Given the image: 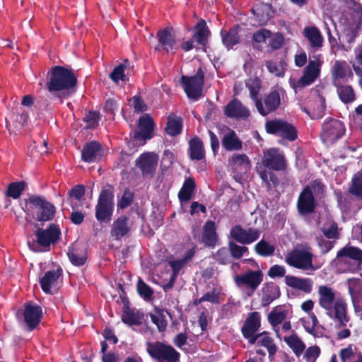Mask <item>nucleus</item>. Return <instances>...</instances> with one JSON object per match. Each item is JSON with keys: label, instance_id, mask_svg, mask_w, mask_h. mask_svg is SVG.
<instances>
[{"label": "nucleus", "instance_id": "25", "mask_svg": "<svg viewBox=\"0 0 362 362\" xmlns=\"http://www.w3.org/2000/svg\"><path fill=\"white\" fill-rule=\"evenodd\" d=\"M102 156V146L98 141L87 142L81 151V160L86 163L97 162Z\"/></svg>", "mask_w": 362, "mask_h": 362}, {"label": "nucleus", "instance_id": "52", "mask_svg": "<svg viewBox=\"0 0 362 362\" xmlns=\"http://www.w3.org/2000/svg\"><path fill=\"white\" fill-rule=\"evenodd\" d=\"M151 319L159 332H164L168 326V320L163 310H158L154 314H151Z\"/></svg>", "mask_w": 362, "mask_h": 362}, {"label": "nucleus", "instance_id": "35", "mask_svg": "<svg viewBox=\"0 0 362 362\" xmlns=\"http://www.w3.org/2000/svg\"><path fill=\"white\" fill-rule=\"evenodd\" d=\"M285 283L288 286L300 290L306 293H310L313 289L312 281L309 279H301L288 275L285 276Z\"/></svg>", "mask_w": 362, "mask_h": 362}, {"label": "nucleus", "instance_id": "59", "mask_svg": "<svg viewBox=\"0 0 362 362\" xmlns=\"http://www.w3.org/2000/svg\"><path fill=\"white\" fill-rule=\"evenodd\" d=\"M305 350L303 358L306 362H315L321 354V349L317 345L309 346Z\"/></svg>", "mask_w": 362, "mask_h": 362}, {"label": "nucleus", "instance_id": "34", "mask_svg": "<svg viewBox=\"0 0 362 362\" xmlns=\"http://www.w3.org/2000/svg\"><path fill=\"white\" fill-rule=\"evenodd\" d=\"M251 11L256 18L259 24L266 25L267 22L274 16V11L269 4H261L253 8Z\"/></svg>", "mask_w": 362, "mask_h": 362}, {"label": "nucleus", "instance_id": "44", "mask_svg": "<svg viewBox=\"0 0 362 362\" xmlns=\"http://www.w3.org/2000/svg\"><path fill=\"white\" fill-rule=\"evenodd\" d=\"M26 187L27 183L25 181L11 182L7 187V189L5 192V195L7 197L17 199L21 197Z\"/></svg>", "mask_w": 362, "mask_h": 362}, {"label": "nucleus", "instance_id": "14", "mask_svg": "<svg viewBox=\"0 0 362 362\" xmlns=\"http://www.w3.org/2000/svg\"><path fill=\"white\" fill-rule=\"evenodd\" d=\"M286 262L296 269L308 270L313 267V254L310 252L293 250L285 258Z\"/></svg>", "mask_w": 362, "mask_h": 362}, {"label": "nucleus", "instance_id": "12", "mask_svg": "<svg viewBox=\"0 0 362 362\" xmlns=\"http://www.w3.org/2000/svg\"><path fill=\"white\" fill-rule=\"evenodd\" d=\"M61 234L59 227L54 223L49 224L45 229L38 228L35 231L36 243L45 252L49 251L50 245L59 240Z\"/></svg>", "mask_w": 362, "mask_h": 362}, {"label": "nucleus", "instance_id": "31", "mask_svg": "<svg viewBox=\"0 0 362 362\" xmlns=\"http://www.w3.org/2000/svg\"><path fill=\"white\" fill-rule=\"evenodd\" d=\"M202 240L207 247L214 248L216 245L218 240V236L214 221L209 220L205 223L203 227Z\"/></svg>", "mask_w": 362, "mask_h": 362}, {"label": "nucleus", "instance_id": "53", "mask_svg": "<svg viewBox=\"0 0 362 362\" xmlns=\"http://www.w3.org/2000/svg\"><path fill=\"white\" fill-rule=\"evenodd\" d=\"M259 177L264 182L268 189H271L272 187H276L279 184V180L278 177L271 170H264L259 172Z\"/></svg>", "mask_w": 362, "mask_h": 362}, {"label": "nucleus", "instance_id": "24", "mask_svg": "<svg viewBox=\"0 0 362 362\" xmlns=\"http://www.w3.org/2000/svg\"><path fill=\"white\" fill-rule=\"evenodd\" d=\"M335 259L338 263H346L348 262L349 259H351L355 261L358 265H360L362 262V250L347 245L338 251Z\"/></svg>", "mask_w": 362, "mask_h": 362}, {"label": "nucleus", "instance_id": "54", "mask_svg": "<svg viewBox=\"0 0 362 362\" xmlns=\"http://www.w3.org/2000/svg\"><path fill=\"white\" fill-rule=\"evenodd\" d=\"M228 250L234 259H240L248 251V248L244 245H238L233 241L228 243Z\"/></svg>", "mask_w": 362, "mask_h": 362}, {"label": "nucleus", "instance_id": "41", "mask_svg": "<svg viewBox=\"0 0 362 362\" xmlns=\"http://www.w3.org/2000/svg\"><path fill=\"white\" fill-rule=\"evenodd\" d=\"M284 340L297 357L300 356L305 349V343L295 332L288 337H284Z\"/></svg>", "mask_w": 362, "mask_h": 362}, {"label": "nucleus", "instance_id": "5", "mask_svg": "<svg viewBox=\"0 0 362 362\" xmlns=\"http://www.w3.org/2000/svg\"><path fill=\"white\" fill-rule=\"evenodd\" d=\"M146 351L158 362H180V354L173 346L163 341H148Z\"/></svg>", "mask_w": 362, "mask_h": 362}, {"label": "nucleus", "instance_id": "3", "mask_svg": "<svg viewBox=\"0 0 362 362\" xmlns=\"http://www.w3.org/2000/svg\"><path fill=\"white\" fill-rule=\"evenodd\" d=\"M319 304L328 312H331L334 308V318L339 323L340 327L346 326L349 317L346 313V303L342 299L335 300V293L332 289L327 286L319 287Z\"/></svg>", "mask_w": 362, "mask_h": 362}, {"label": "nucleus", "instance_id": "18", "mask_svg": "<svg viewBox=\"0 0 362 362\" xmlns=\"http://www.w3.org/2000/svg\"><path fill=\"white\" fill-rule=\"evenodd\" d=\"M155 123L153 118L148 114L141 116L139 119L138 131H136L133 136V141L151 139L153 136Z\"/></svg>", "mask_w": 362, "mask_h": 362}, {"label": "nucleus", "instance_id": "30", "mask_svg": "<svg viewBox=\"0 0 362 362\" xmlns=\"http://www.w3.org/2000/svg\"><path fill=\"white\" fill-rule=\"evenodd\" d=\"M348 281L349 293L351 297L354 311L358 313L362 310V285H358V288L356 290L358 284H360V280L349 279Z\"/></svg>", "mask_w": 362, "mask_h": 362}, {"label": "nucleus", "instance_id": "49", "mask_svg": "<svg viewBox=\"0 0 362 362\" xmlns=\"http://www.w3.org/2000/svg\"><path fill=\"white\" fill-rule=\"evenodd\" d=\"M254 250L261 257H269L274 255L275 247L262 239L255 245Z\"/></svg>", "mask_w": 362, "mask_h": 362}, {"label": "nucleus", "instance_id": "26", "mask_svg": "<svg viewBox=\"0 0 362 362\" xmlns=\"http://www.w3.org/2000/svg\"><path fill=\"white\" fill-rule=\"evenodd\" d=\"M261 291V305L263 307L268 306L273 301L278 299L281 296L279 286L272 281L264 283Z\"/></svg>", "mask_w": 362, "mask_h": 362}, {"label": "nucleus", "instance_id": "56", "mask_svg": "<svg viewBox=\"0 0 362 362\" xmlns=\"http://www.w3.org/2000/svg\"><path fill=\"white\" fill-rule=\"evenodd\" d=\"M286 317V311L276 312L272 310L268 315V322L273 327H276L281 324Z\"/></svg>", "mask_w": 362, "mask_h": 362}, {"label": "nucleus", "instance_id": "2", "mask_svg": "<svg viewBox=\"0 0 362 362\" xmlns=\"http://www.w3.org/2000/svg\"><path fill=\"white\" fill-rule=\"evenodd\" d=\"M325 185L319 180L307 185L300 193L297 200V210L300 215L313 214L317 206V199H320L325 192Z\"/></svg>", "mask_w": 362, "mask_h": 362}, {"label": "nucleus", "instance_id": "32", "mask_svg": "<svg viewBox=\"0 0 362 362\" xmlns=\"http://www.w3.org/2000/svg\"><path fill=\"white\" fill-rule=\"evenodd\" d=\"M62 274V269L61 268L45 272L44 276L40 279V284L43 292L47 294L52 293V287L56 285Z\"/></svg>", "mask_w": 362, "mask_h": 362}, {"label": "nucleus", "instance_id": "45", "mask_svg": "<svg viewBox=\"0 0 362 362\" xmlns=\"http://www.w3.org/2000/svg\"><path fill=\"white\" fill-rule=\"evenodd\" d=\"M257 346H263L267 349L270 360L273 359L277 351V346L274 339L269 336L267 332H265V334H263L261 339L257 341Z\"/></svg>", "mask_w": 362, "mask_h": 362}, {"label": "nucleus", "instance_id": "57", "mask_svg": "<svg viewBox=\"0 0 362 362\" xmlns=\"http://www.w3.org/2000/svg\"><path fill=\"white\" fill-rule=\"evenodd\" d=\"M323 235L326 238L334 240L336 242L340 238L338 225L336 222H332L328 228H321Z\"/></svg>", "mask_w": 362, "mask_h": 362}, {"label": "nucleus", "instance_id": "11", "mask_svg": "<svg viewBox=\"0 0 362 362\" xmlns=\"http://www.w3.org/2000/svg\"><path fill=\"white\" fill-rule=\"evenodd\" d=\"M255 105L257 112L262 116L265 117L274 112L281 105L280 90L275 89L265 93L255 102Z\"/></svg>", "mask_w": 362, "mask_h": 362}, {"label": "nucleus", "instance_id": "61", "mask_svg": "<svg viewBox=\"0 0 362 362\" xmlns=\"http://www.w3.org/2000/svg\"><path fill=\"white\" fill-rule=\"evenodd\" d=\"M229 250L223 247L217 250L214 257L215 260L221 264H227L230 262Z\"/></svg>", "mask_w": 362, "mask_h": 362}, {"label": "nucleus", "instance_id": "17", "mask_svg": "<svg viewBox=\"0 0 362 362\" xmlns=\"http://www.w3.org/2000/svg\"><path fill=\"white\" fill-rule=\"evenodd\" d=\"M234 281L238 287L247 286L252 291H255L263 281V273L261 270L248 269L244 274L236 275Z\"/></svg>", "mask_w": 362, "mask_h": 362}, {"label": "nucleus", "instance_id": "50", "mask_svg": "<svg viewBox=\"0 0 362 362\" xmlns=\"http://www.w3.org/2000/svg\"><path fill=\"white\" fill-rule=\"evenodd\" d=\"M286 65V62L283 60H281L279 62L269 60L267 61L265 63V66L267 68L268 71L271 74L278 77H283L284 76Z\"/></svg>", "mask_w": 362, "mask_h": 362}, {"label": "nucleus", "instance_id": "21", "mask_svg": "<svg viewBox=\"0 0 362 362\" xmlns=\"http://www.w3.org/2000/svg\"><path fill=\"white\" fill-rule=\"evenodd\" d=\"M135 162L144 176H152L156 172L158 156L153 153H144Z\"/></svg>", "mask_w": 362, "mask_h": 362}, {"label": "nucleus", "instance_id": "39", "mask_svg": "<svg viewBox=\"0 0 362 362\" xmlns=\"http://www.w3.org/2000/svg\"><path fill=\"white\" fill-rule=\"evenodd\" d=\"M67 255L71 264L76 267L84 265L87 260L86 252L76 246L69 247Z\"/></svg>", "mask_w": 362, "mask_h": 362}, {"label": "nucleus", "instance_id": "38", "mask_svg": "<svg viewBox=\"0 0 362 362\" xmlns=\"http://www.w3.org/2000/svg\"><path fill=\"white\" fill-rule=\"evenodd\" d=\"M334 86L337 88V95L342 103L349 104L356 100V94L351 86L337 82H334Z\"/></svg>", "mask_w": 362, "mask_h": 362}, {"label": "nucleus", "instance_id": "8", "mask_svg": "<svg viewBox=\"0 0 362 362\" xmlns=\"http://www.w3.org/2000/svg\"><path fill=\"white\" fill-rule=\"evenodd\" d=\"M266 132L289 141L298 138V131L292 124L282 119H272L265 123Z\"/></svg>", "mask_w": 362, "mask_h": 362}, {"label": "nucleus", "instance_id": "40", "mask_svg": "<svg viewBox=\"0 0 362 362\" xmlns=\"http://www.w3.org/2000/svg\"><path fill=\"white\" fill-rule=\"evenodd\" d=\"M196 187L195 180L193 177H188L178 192V199L180 202H187L192 199Z\"/></svg>", "mask_w": 362, "mask_h": 362}, {"label": "nucleus", "instance_id": "42", "mask_svg": "<svg viewBox=\"0 0 362 362\" xmlns=\"http://www.w3.org/2000/svg\"><path fill=\"white\" fill-rule=\"evenodd\" d=\"M221 143L226 151H238L242 148V141L233 130L224 135Z\"/></svg>", "mask_w": 362, "mask_h": 362}, {"label": "nucleus", "instance_id": "55", "mask_svg": "<svg viewBox=\"0 0 362 362\" xmlns=\"http://www.w3.org/2000/svg\"><path fill=\"white\" fill-rule=\"evenodd\" d=\"M317 245L322 255L327 254L335 245L336 242L332 240H326L323 236L316 237Z\"/></svg>", "mask_w": 362, "mask_h": 362}, {"label": "nucleus", "instance_id": "29", "mask_svg": "<svg viewBox=\"0 0 362 362\" xmlns=\"http://www.w3.org/2000/svg\"><path fill=\"white\" fill-rule=\"evenodd\" d=\"M129 218L126 216H119L112 224L110 235L115 240H120L127 235L130 231L128 224Z\"/></svg>", "mask_w": 362, "mask_h": 362}, {"label": "nucleus", "instance_id": "43", "mask_svg": "<svg viewBox=\"0 0 362 362\" xmlns=\"http://www.w3.org/2000/svg\"><path fill=\"white\" fill-rule=\"evenodd\" d=\"M182 119L181 117L168 116L165 132L172 136H176L182 132Z\"/></svg>", "mask_w": 362, "mask_h": 362}, {"label": "nucleus", "instance_id": "15", "mask_svg": "<svg viewBox=\"0 0 362 362\" xmlns=\"http://www.w3.org/2000/svg\"><path fill=\"white\" fill-rule=\"evenodd\" d=\"M260 234L259 228L250 227L246 229L240 224L235 225L230 230V237L242 245L252 244L259 239Z\"/></svg>", "mask_w": 362, "mask_h": 362}, {"label": "nucleus", "instance_id": "9", "mask_svg": "<svg viewBox=\"0 0 362 362\" xmlns=\"http://www.w3.org/2000/svg\"><path fill=\"white\" fill-rule=\"evenodd\" d=\"M180 83L189 98L198 100L201 95L204 84V73L199 67L194 76H182Z\"/></svg>", "mask_w": 362, "mask_h": 362}, {"label": "nucleus", "instance_id": "33", "mask_svg": "<svg viewBox=\"0 0 362 362\" xmlns=\"http://www.w3.org/2000/svg\"><path fill=\"white\" fill-rule=\"evenodd\" d=\"M240 25H237L230 28L228 31H224L221 30V35L222 43L228 49H232L235 45L240 43Z\"/></svg>", "mask_w": 362, "mask_h": 362}, {"label": "nucleus", "instance_id": "23", "mask_svg": "<svg viewBox=\"0 0 362 362\" xmlns=\"http://www.w3.org/2000/svg\"><path fill=\"white\" fill-rule=\"evenodd\" d=\"M224 113L228 117L236 119H247L250 115L249 110L237 98H233L228 103Z\"/></svg>", "mask_w": 362, "mask_h": 362}, {"label": "nucleus", "instance_id": "27", "mask_svg": "<svg viewBox=\"0 0 362 362\" xmlns=\"http://www.w3.org/2000/svg\"><path fill=\"white\" fill-rule=\"evenodd\" d=\"M303 35L309 42L313 52L318 51L322 47L324 38L317 27L313 25L304 28Z\"/></svg>", "mask_w": 362, "mask_h": 362}, {"label": "nucleus", "instance_id": "63", "mask_svg": "<svg viewBox=\"0 0 362 362\" xmlns=\"http://www.w3.org/2000/svg\"><path fill=\"white\" fill-rule=\"evenodd\" d=\"M356 351L357 349L356 347L353 349L351 345L341 349L339 352V357L341 362H350Z\"/></svg>", "mask_w": 362, "mask_h": 362}, {"label": "nucleus", "instance_id": "62", "mask_svg": "<svg viewBox=\"0 0 362 362\" xmlns=\"http://www.w3.org/2000/svg\"><path fill=\"white\" fill-rule=\"evenodd\" d=\"M309 316L312 320V327H310L304 326L305 329L306 330L307 332H308L309 334H312L314 337H321L322 335V333H319L317 332V329L320 327V325H319V321L317 320V316L313 313H309Z\"/></svg>", "mask_w": 362, "mask_h": 362}, {"label": "nucleus", "instance_id": "7", "mask_svg": "<svg viewBox=\"0 0 362 362\" xmlns=\"http://www.w3.org/2000/svg\"><path fill=\"white\" fill-rule=\"evenodd\" d=\"M345 132L346 128L343 122L329 117L322 124L320 138L324 144L331 145L340 139Z\"/></svg>", "mask_w": 362, "mask_h": 362}, {"label": "nucleus", "instance_id": "22", "mask_svg": "<svg viewBox=\"0 0 362 362\" xmlns=\"http://www.w3.org/2000/svg\"><path fill=\"white\" fill-rule=\"evenodd\" d=\"M124 301L121 316L122 322L129 326L141 325L144 317V313L134 308H131L129 300L124 299Z\"/></svg>", "mask_w": 362, "mask_h": 362}, {"label": "nucleus", "instance_id": "60", "mask_svg": "<svg viewBox=\"0 0 362 362\" xmlns=\"http://www.w3.org/2000/svg\"><path fill=\"white\" fill-rule=\"evenodd\" d=\"M229 162L230 165L235 168L241 166L246 168L249 164L248 157L245 154L234 155Z\"/></svg>", "mask_w": 362, "mask_h": 362}, {"label": "nucleus", "instance_id": "51", "mask_svg": "<svg viewBox=\"0 0 362 362\" xmlns=\"http://www.w3.org/2000/svg\"><path fill=\"white\" fill-rule=\"evenodd\" d=\"M128 63V59H125L122 63L116 66L113 71L110 74V78L115 82L118 83L119 81H128L129 78L127 76L124 74L125 67H127Z\"/></svg>", "mask_w": 362, "mask_h": 362}, {"label": "nucleus", "instance_id": "4", "mask_svg": "<svg viewBox=\"0 0 362 362\" xmlns=\"http://www.w3.org/2000/svg\"><path fill=\"white\" fill-rule=\"evenodd\" d=\"M114 187L107 185L99 194L95 207V216L100 223H109L113 216L115 209Z\"/></svg>", "mask_w": 362, "mask_h": 362}, {"label": "nucleus", "instance_id": "6", "mask_svg": "<svg viewBox=\"0 0 362 362\" xmlns=\"http://www.w3.org/2000/svg\"><path fill=\"white\" fill-rule=\"evenodd\" d=\"M28 210L33 212V218L38 222L52 221L56 214V207L43 196L31 195L28 199Z\"/></svg>", "mask_w": 362, "mask_h": 362}, {"label": "nucleus", "instance_id": "1", "mask_svg": "<svg viewBox=\"0 0 362 362\" xmlns=\"http://www.w3.org/2000/svg\"><path fill=\"white\" fill-rule=\"evenodd\" d=\"M46 79L45 88L53 98L59 99L61 102L76 91L78 83L74 71L59 65L51 67L47 73Z\"/></svg>", "mask_w": 362, "mask_h": 362}, {"label": "nucleus", "instance_id": "10", "mask_svg": "<svg viewBox=\"0 0 362 362\" xmlns=\"http://www.w3.org/2000/svg\"><path fill=\"white\" fill-rule=\"evenodd\" d=\"M16 316L18 318L23 317L27 329L31 332L39 325L42 318V310L41 306L28 302L25 304L23 310H18Z\"/></svg>", "mask_w": 362, "mask_h": 362}, {"label": "nucleus", "instance_id": "28", "mask_svg": "<svg viewBox=\"0 0 362 362\" xmlns=\"http://www.w3.org/2000/svg\"><path fill=\"white\" fill-rule=\"evenodd\" d=\"M261 326V315L259 312L255 311L249 313L241 328L243 337H249L256 333Z\"/></svg>", "mask_w": 362, "mask_h": 362}, {"label": "nucleus", "instance_id": "19", "mask_svg": "<svg viewBox=\"0 0 362 362\" xmlns=\"http://www.w3.org/2000/svg\"><path fill=\"white\" fill-rule=\"evenodd\" d=\"M193 40H195L197 46H200L201 49L206 52L209 39L211 35L206 22L204 19H200L192 29Z\"/></svg>", "mask_w": 362, "mask_h": 362}, {"label": "nucleus", "instance_id": "16", "mask_svg": "<svg viewBox=\"0 0 362 362\" xmlns=\"http://www.w3.org/2000/svg\"><path fill=\"white\" fill-rule=\"evenodd\" d=\"M262 164L269 170L275 171L284 170L286 161L283 153L276 148H272L264 153Z\"/></svg>", "mask_w": 362, "mask_h": 362}, {"label": "nucleus", "instance_id": "20", "mask_svg": "<svg viewBox=\"0 0 362 362\" xmlns=\"http://www.w3.org/2000/svg\"><path fill=\"white\" fill-rule=\"evenodd\" d=\"M321 65L322 62L319 59L310 60L298 80V86L305 87L312 84L320 76Z\"/></svg>", "mask_w": 362, "mask_h": 362}, {"label": "nucleus", "instance_id": "47", "mask_svg": "<svg viewBox=\"0 0 362 362\" xmlns=\"http://www.w3.org/2000/svg\"><path fill=\"white\" fill-rule=\"evenodd\" d=\"M349 192L359 199H362V170L358 172L352 178Z\"/></svg>", "mask_w": 362, "mask_h": 362}, {"label": "nucleus", "instance_id": "37", "mask_svg": "<svg viewBox=\"0 0 362 362\" xmlns=\"http://www.w3.org/2000/svg\"><path fill=\"white\" fill-rule=\"evenodd\" d=\"M348 72L350 75H352L351 70L345 61H335L331 69L333 84H334V82L339 83V81L340 79H344Z\"/></svg>", "mask_w": 362, "mask_h": 362}, {"label": "nucleus", "instance_id": "46", "mask_svg": "<svg viewBox=\"0 0 362 362\" xmlns=\"http://www.w3.org/2000/svg\"><path fill=\"white\" fill-rule=\"evenodd\" d=\"M245 86L250 91L251 99L255 102L262 88V81L258 77L250 78L245 81Z\"/></svg>", "mask_w": 362, "mask_h": 362}, {"label": "nucleus", "instance_id": "36", "mask_svg": "<svg viewBox=\"0 0 362 362\" xmlns=\"http://www.w3.org/2000/svg\"><path fill=\"white\" fill-rule=\"evenodd\" d=\"M189 158L193 160H201L205 158V151L202 141L194 136L189 141Z\"/></svg>", "mask_w": 362, "mask_h": 362}, {"label": "nucleus", "instance_id": "13", "mask_svg": "<svg viewBox=\"0 0 362 362\" xmlns=\"http://www.w3.org/2000/svg\"><path fill=\"white\" fill-rule=\"evenodd\" d=\"M156 37L158 43L154 47L155 51L174 54L178 49L176 35L172 28L167 27L158 30Z\"/></svg>", "mask_w": 362, "mask_h": 362}, {"label": "nucleus", "instance_id": "64", "mask_svg": "<svg viewBox=\"0 0 362 362\" xmlns=\"http://www.w3.org/2000/svg\"><path fill=\"white\" fill-rule=\"evenodd\" d=\"M286 269L284 266L274 264L270 267L267 272V275L270 278L283 277L286 274Z\"/></svg>", "mask_w": 362, "mask_h": 362}, {"label": "nucleus", "instance_id": "58", "mask_svg": "<svg viewBox=\"0 0 362 362\" xmlns=\"http://www.w3.org/2000/svg\"><path fill=\"white\" fill-rule=\"evenodd\" d=\"M28 115L27 112H22L21 114L16 113L12 115L11 119L13 126L16 131L21 130L25 125L28 121Z\"/></svg>", "mask_w": 362, "mask_h": 362}, {"label": "nucleus", "instance_id": "48", "mask_svg": "<svg viewBox=\"0 0 362 362\" xmlns=\"http://www.w3.org/2000/svg\"><path fill=\"white\" fill-rule=\"evenodd\" d=\"M136 291L141 298L146 301L153 299L154 291L143 279L139 278L136 284Z\"/></svg>", "mask_w": 362, "mask_h": 362}]
</instances>
